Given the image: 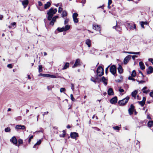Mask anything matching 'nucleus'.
Instances as JSON below:
<instances>
[{
  "mask_svg": "<svg viewBox=\"0 0 153 153\" xmlns=\"http://www.w3.org/2000/svg\"><path fill=\"white\" fill-rule=\"evenodd\" d=\"M51 5V3L50 2H47V3L45 4L44 6V8L45 9H46L48 8Z\"/></svg>",
  "mask_w": 153,
  "mask_h": 153,
  "instance_id": "25",
  "label": "nucleus"
},
{
  "mask_svg": "<svg viewBox=\"0 0 153 153\" xmlns=\"http://www.w3.org/2000/svg\"><path fill=\"white\" fill-rule=\"evenodd\" d=\"M38 3L39 6H42V3L40 1H38Z\"/></svg>",
  "mask_w": 153,
  "mask_h": 153,
  "instance_id": "63",
  "label": "nucleus"
},
{
  "mask_svg": "<svg viewBox=\"0 0 153 153\" xmlns=\"http://www.w3.org/2000/svg\"><path fill=\"white\" fill-rule=\"evenodd\" d=\"M101 81H102L104 83L105 85H106L107 84V80L104 76H103L101 79Z\"/></svg>",
  "mask_w": 153,
  "mask_h": 153,
  "instance_id": "22",
  "label": "nucleus"
},
{
  "mask_svg": "<svg viewBox=\"0 0 153 153\" xmlns=\"http://www.w3.org/2000/svg\"><path fill=\"white\" fill-rule=\"evenodd\" d=\"M129 99V97H126L122 100L119 101L118 103L120 106H123L125 105L128 102Z\"/></svg>",
  "mask_w": 153,
  "mask_h": 153,
  "instance_id": "2",
  "label": "nucleus"
},
{
  "mask_svg": "<svg viewBox=\"0 0 153 153\" xmlns=\"http://www.w3.org/2000/svg\"><path fill=\"white\" fill-rule=\"evenodd\" d=\"M147 118L148 119H149V120H150L151 119V117H150L149 116V114H147Z\"/></svg>",
  "mask_w": 153,
  "mask_h": 153,
  "instance_id": "64",
  "label": "nucleus"
},
{
  "mask_svg": "<svg viewBox=\"0 0 153 153\" xmlns=\"http://www.w3.org/2000/svg\"><path fill=\"white\" fill-rule=\"evenodd\" d=\"M91 80L94 82L95 83H96V81L95 80V79L94 78L92 77L91 78Z\"/></svg>",
  "mask_w": 153,
  "mask_h": 153,
  "instance_id": "43",
  "label": "nucleus"
},
{
  "mask_svg": "<svg viewBox=\"0 0 153 153\" xmlns=\"http://www.w3.org/2000/svg\"><path fill=\"white\" fill-rule=\"evenodd\" d=\"M11 129L9 127H7L4 129V131L5 132H10V131Z\"/></svg>",
  "mask_w": 153,
  "mask_h": 153,
  "instance_id": "35",
  "label": "nucleus"
},
{
  "mask_svg": "<svg viewBox=\"0 0 153 153\" xmlns=\"http://www.w3.org/2000/svg\"><path fill=\"white\" fill-rule=\"evenodd\" d=\"M110 71L112 74L115 76L117 71V68L116 66L114 65L111 66L110 67Z\"/></svg>",
  "mask_w": 153,
  "mask_h": 153,
  "instance_id": "4",
  "label": "nucleus"
},
{
  "mask_svg": "<svg viewBox=\"0 0 153 153\" xmlns=\"http://www.w3.org/2000/svg\"><path fill=\"white\" fill-rule=\"evenodd\" d=\"M85 0H82L81 3L82 4V6H84V4L85 3Z\"/></svg>",
  "mask_w": 153,
  "mask_h": 153,
  "instance_id": "53",
  "label": "nucleus"
},
{
  "mask_svg": "<svg viewBox=\"0 0 153 153\" xmlns=\"http://www.w3.org/2000/svg\"><path fill=\"white\" fill-rule=\"evenodd\" d=\"M137 82H138L139 83H143L145 82V81L143 80L139 81L138 80H137Z\"/></svg>",
  "mask_w": 153,
  "mask_h": 153,
  "instance_id": "50",
  "label": "nucleus"
},
{
  "mask_svg": "<svg viewBox=\"0 0 153 153\" xmlns=\"http://www.w3.org/2000/svg\"><path fill=\"white\" fill-rule=\"evenodd\" d=\"M139 73L141 74V75H142V77H143V78L144 77V76L143 75V74L142 73V72L141 71H139Z\"/></svg>",
  "mask_w": 153,
  "mask_h": 153,
  "instance_id": "62",
  "label": "nucleus"
},
{
  "mask_svg": "<svg viewBox=\"0 0 153 153\" xmlns=\"http://www.w3.org/2000/svg\"><path fill=\"white\" fill-rule=\"evenodd\" d=\"M15 128L16 129L24 130L25 128V126L24 125H17L15 126Z\"/></svg>",
  "mask_w": 153,
  "mask_h": 153,
  "instance_id": "8",
  "label": "nucleus"
},
{
  "mask_svg": "<svg viewBox=\"0 0 153 153\" xmlns=\"http://www.w3.org/2000/svg\"><path fill=\"white\" fill-rule=\"evenodd\" d=\"M91 41L89 39H87L85 41V43L89 48H90L91 47Z\"/></svg>",
  "mask_w": 153,
  "mask_h": 153,
  "instance_id": "11",
  "label": "nucleus"
},
{
  "mask_svg": "<svg viewBox=\"0 0 153 153\" xmlns=\"http://www.w3.org/2000/svg\"><path fill=\"white\" fill-rule=\"evenodd\" d=\"M97 73L98 76H101L104 74L103 69L101 66H99L97 69Z\"/></svg>",
  "mask_w": 153,
  "mask_h": 153,
  "instance_id": "3",
  "label": "nucleus"
},
{
  "mask_svg": "<svg viewBox=\"0 0 153 153\" xmlns=\"http://www.w3.org/2000/svg\"><path fill=\"white\" fill-rule=\"evenodd\" d=\"M124 53H128L129 54H140V52H127V51H125Z\"/></svg>",
  "mask_w": 153,
  "mask_h": 153,
  "instance_id": "20",
  "label": "nucleus"
},
{
  "mask_svg": "<svg viewBox=\"0 0 153 153\" xmlns=\"http://www.w3.org/2000/svg\"><path fill=\"white\" fill-rule=\"evenodd\" d=\"M70 136L71 138L74 139L78 137V134L77 133L74 132L71 133V134Z\"/></svg>",
  "mask_w": 153,
  "mask_h": 153,
  "instance_id": "10",
  "label": "nucleus"
},
{
  "mask_svg": "<svg viewBox=\"0 0 153 153\" xmlns=\"http://www.w3.org/2000/svg\"><path fill=\"white\" fill-rule=\"evenodd\" d=\"M148 92H149V91H148V90L145 91L144 90L143 91V93L146 94H147L148 93Z\"/></svg>",
  "mask_w": 153,
  "mask_h": 153,
  "instance_id": "60",
  "label": "nucleus"
},
{
  "mask_svg": "<svg viewBox=\"0 0 153 153\" xmlns=\"http://www.w3.org/2000/svg\"><path fill=\"white\" fill-rule=\"evenodd\" d=\"M139 65L140 67V68L142 70H143L145 68V66L144 65V64L143 62H140L139 63Z\"/></svg>",
  "mask_w": 153,
  "mask_h": 153,
  "instance_id": "18",
  "label": "nucleus"
},
{
  "mask_svg": "<svg viewBox=\"0 0 153 153\" xmlns=\"http://www.w3.org/2000/svg\"><path fill=\"white\" fill-rule=\"evenodd\" d=\"M108 94L109 95H112L114 94V92L112 88H110L108 91Z\"/></svg>",
  "mask_w": 153,
  "mask_h": 153,
  "instance_id": "16",
  "label": "nucleus"
},
{
  "mask_svg": "<svg viewBox=\"0 0 153 153\" xmlns=\"http://www.w3.org/2000/svg\"><path fill=\"white\" fill-rule=\"evenodd\" d=\"M137 91L136 90H135L134 91L132 92L131 93V95L132 97L135 98L137 94Z\"/></svg>",
  "mask_w": 153,
  "mask_h": 153,
  "instance_id": "23",
  "label": "nucleus"
},
{
  "mask_svg": "<svg viewBox=\"0 0 153 153\" xmlns=\"http://www.w3.org/2000/svg\"><path fill=\"white\" fill-rule=\"evenodd\" d=\"M7 67L10 68H12V66L11 64H8L7 65Z\"/></svg>",
  "mask_w": 153,
  "mask_h": 153,
  "instance_id": "55",
  "label": "nucleus"
},
{
  "mask_svg": "<svg viewBox=\"0 0 153 153\" xmlns=\"http://www.w3.org/2000/svg\"><path fill=\"white\" fill-rule=\"evenodd\" d=\"M153 71V68L151 66H149L147 70V73L148 74L152 73Z\"/></svg>",
  "mask_w": 153,
  "mask_h": 153,
  "instance_id": "15",
  "label": "nucleus"
},
{
  "mask_svg": "<svg viewBox=\"0 0 153 153\" xmlns=\"http://www.w3.org/2000/svg\"><path fill=\"white\" fill-rule=\"evenodd\" d=\"M57 10L55 8L53 9V8H51L48 12L47 14L48 19L49 21L51 20V21L50 22V25H53L54 22L56 21V19L58 18V16H55L52 18L53 15L55 14L57 12Z\"/></svg>",
  "mask_w": 153,
  "mask_h": 153,
  "instance_id": "1",
  "label": "nucleus"
},
{
  "mask_svg": "<svg viewBox=\"0 0 153 153\" xmlns=\"http://www.w3.org/2000/svg\"><path fill=\"white\" fill-rule=\"evenodd\" d=\"M112 3L111 0H108V4L110 5Z\"/></svg>",
  "mask_w": 153,
  "mask_h": 153,
  "instance_id": "52",
  "label": "nucleus"
},
{
  "mask_svg": "<svg viewBox=\"0 0 153 153\" xmlns=\"http://www.w3.org/2000/svg\"><path fill=\"white\" fill-rule=\"evenodd\" d=\"M69 64L68 62L65 63L64 66L62 68V70H64L66 69L69 67Z\"/></svg>",
  "mask_w": 153,
  "mask_h": 153,
  "instance_id": "19",
  "label": "nucleus"
},
{
  "mask_svg": "<svg viewBox=\"0 0 153 153\" xmlns=\"http://www.w3.org/2000/svg\"><path fill=\"white\" fill-rule=\"evenodd\" d=\"M128 79L129 80H132L133 81H135V79L133 78L131 76H129L128 77Z\"/></svg>",
  "mask_w": 153,
  "mask_h": 153,
  "instance_id": "45",
  "label": "nucleus"
},
{
  "mask_svg": "<svg viewBox=\"0 0 153 153\" xmlns=\"http://www.w3.org/2000/svg\"><path fill=\"white\" fill-rule=\"evenodd\" d=\"M46 77H50V78H55L56 77V76L55 75H53L47 74L46 75Z\"/></svg>",
  "mask_w": 153,
  "mask_h": 153,
  "instance_id": "26",
  "label": "nucleus"
},
{
  "mask_svg": "<svg viewBox=\"0 0 153 153\" xmlns=\"http://www.w3.org/2000/svg\"><path fill=\"white\" fill-rule=\"evenodd\" d=\"M131 56L128 55L126 56L124 59V63L125 64H126L128 62L129 59L131 58Z\"/></svg>",
  "mask_w": 153,
  "mask_h": 153,
  "instance_id": "9",
  "label": "nucleus"
},
{
  "mask_svg": "<svg viewBox=\"0 0 153 153\" xmlns=\"http://www.w3.org/2000/svg\"><path fill=\"white\" fill-rule=\"evenodd\" d=\"M69 21V19H66L64 21V24L65 25L67 24Z\"/></svg>",
  "mask_w": 153,
  "mask_h": 153,
  "instance_id": "40",
  "label": "nucleus"
},
{
  "mask_svg": "<svg viewBox=\"0 0 153 153\" xmlns=\"http://www.w3.org/2000/svg\"><path fill=\"white\" fill-rule=\"evenodd\" d=\"M134 105L131 104V105L130 107L128 110L129 113L130 115H131L133 114V111H134Z\"/></svg>",
  "mask_w": 153,
  "mask_h": 153,
  "instance_id": "7",
  "label": "nucleus"
},
{
  "mask_svg": "<svg viewBox=\"0 0 153 153\" xmlns=\"http://www.w3.org/2000/svg\"><path fill=\"white\" fill-rule=\"evenodd\" d=\"M137 56L136 55H133L132 56V58L133 60H134L135 58H137Z\"/></svg>",
  "mask_w": 153,
  "mask_h": 153,
  "instance_id": "58",
  "label": "nucleus"
},
{
  "mask_svg": "<svg viewBox=\"0 0 153 153\" xmlns=\"http://www.w3.org/2000/svg\"><path fill=\"white\" fill-rule=\"evenodd\" d=\"M71 88L73 91L74 90V86L73 84H71Z\"/></svg>",
  "mask_w": 153,
  "mask_h": 153,
  "instance_id": "54",
  "label": "nucleus"
},
{
  "mask_svg": "<svg viewBox=\"0 0 153 153\" xmlns=\"http://www.w3.org/2000/svg\"><path fill=\"white\" fill-rule=\"evenodd\" d=\"M109 67V66H108L107 68H106L105 70V73L106 74H107V72L108 70V68Z\"/></svg>",
  "mask_w": 153,
  "mask_h": 153,
  "instance_id": "57",
  "label": "nucleus"
},
{
  "mask_svg": "<svg viewBox=\"0 0 153 153\" xmlns=\"http://www.w3.org/2000/svg\"><path fill=\"white\" fill-rule=\"evenodd\" d=\"M70 97L71 100L73 101H75L76 100L74 98L73 95L72 94H71L70 95Z\"/></svg>",
  "mask_w": 153,
  "mask_h": 153,
  "instance_id": "41",
  "label": "nucleus"
},
{
  "mask_svg": "<svg viewBox=\"0 0 153 153\" xmlns=\"http://www.w3.org/2000/svg\"><path fill=\"white\" fill-rule=\"evenodd\" d=\"M117 101V97H115L112 98L110 100V102L111 104H114L116 103Z\"/></svg>",
  "mask_w": 153,
  "mask_h": 153,
  "instance_id": "13",
  "label": "nucleus"
},
{
  "mask_svg": "<svg viewBox=\"0 0 153 153\" xmlns=\"http://www.w3.org/2000/svg\"><path fill=\"white\" fill-rule=\"evenodd\" d=\"M65 132H64L62 134H60V137H65Z\"/></svg>",
  "mask_w": 153,
  "mask_h": 153,
  "instance_id": "47",
  "label": "nucleus"
},
{
  "mask_svg": "<svg viewBox=\"0 0 153 153\" xmlns=\"http://www.w3.org/2000/svg\"><path fill=\"white\" fill-rule=\"evenodd\" d=\"M62 15V17H63L65 16H67V13L66 11L65 10L63 11Z\"/></svg>",
  "mask_w": 153,
  "mask_h": 153,
  "instance_id": "29",
  "label": "nucleus"
},
{
  "mask_svg": "<svg viewBox=\"0 0 153 153\" xmlns=\"http://www.w3.org/2000/svg\"><path fill=\"white\" fill-rule=\"evenodd\" d=\"M33 135H31L30 137H29L28 139V142L30 143L31 139L33 138Z\"/></svg>",
  "mask_w": 153,
  "mask_h": 153,
  "instance_id": "44",
  "label": "nucleus"
},
{
  "mask_svg": "<svg viewBox=\"0 0 153 153\" xmlns=\"http://www.w3.org/2000/svg\"><path fill=\"white\" fill-rule=\"evenodd\" d=\"M140 25L142 27V28H144V25L143 23V22H140Z\"/></svg>",
  "mask_w": 153,
  "mask_h": 153,
  "instance_id": "49",
  "label": "nucleus"
},
{
  "mask_svg": "<svg viewBox=\"0 0 153 153\" xmlns=\"http://www.w3.org/2000/svg\"><path fill=\"white\" fill-rule=\"evenodd\" d=\"M42 65H40L39 66V72H42Z\"/></svg>",
  "mask_w": 153,
  "mask_h": 153,
  "instance_id": "36",
  "label": "nucleus"
},
{
  "mask_svg": "<svg viewBox=\"0 0 153 153\" xmlns=\"http://www.w3.org/2000/svg\"><path fill=\"white\" fill-rule=\"evenodd\" d=\"M41 142H42V140H39L38 141L37 143L35 144L33 147V148H36V145H40L41 143Z\"/></svg>",
  "mask_w": 153,
  "mask_h": 153,
  "instance_id": "27",
  "label": "nucleus"
},
{
  "mask_svg": "<svg viewBox=\"0 0 153 153\" xmlns=\"http://www.w3.org/2000/svg\"><path fill=\"white\" fill-rule=\"evenodd\" d=\"M23 140L21 139H19L18 140V144L17 145L18 146H19V145L22 144H23Z\"/></svg>",
  "mask_w": 153,
  "mask_h": 153,
  "instance_id": "34",
  "label": "nucleus"
},
{
  "mask_svg": "<svg viewBox=\"0 0 153 153\" xmlns=\"http://www.w3.org/2000/svg\"><path fill=\"white\" fill-rule=\"evenodd\" d=\"M113 128L114 130H117V131H118L120 128V127L118 126H115L113 127Z\"/></svg>",
  "mask_w": 153,
  "mask_h": 153,
  "instance_id": "31",
  "label": "nucleus"
},
{
  "mask_svg": "<svg viewBox=\"0 0 153 153\" xmlns=\"http://www.w3.org/2000/svg\"><path fill=\"white\" fill-rule=\"evenodd\" d=\"M93 28L99 31L100 33H101L100 32V27L99 26L95 24L93 25Z\"/></svg>",
  "mask_w": 153,
  "mask_h": 153,
  "instance_id": "14",
  "label": "nucleus"
},
{
  "mask_svg": "<svg viewBox=\"0 0 153 153\" xmlns=\"http://www.w3.org/2000/svg\"><path fill=\"white\" fill-rule=\"evenodd\" d=\"M20 1L22 2L24 8H25L28 3V0H24V1L20 0Z\"/></svg>",
  "mask_w": 153,
  "mask_h": 153,
  "instance_id": "12",
  "label": "nucleus"
},
{
  "mask_svg": "<svg viewBox=\"0 0 153 153\" xmlns=\"http://www.w3.org/2000/svg\"><path fill=\"white\" fill-rule=\"evenodd\" d=\"M73 19L75 23H77L78 22V19L77 18V17L73 18Z\"/></svg>",
  "mask_w": 153,
  "mask_h": 153,
  "instance_id": "39",
  "label": "nucleus"
},
{
  "mask_svg": "<svg viewBox=\"0 0 153 153\" xmlns=\"http://www.w3.org/2000/svg\"><path fill=\"white\" fill-rule=\"evenodd\" d=\"M148 60L149 62H151L153 65V59L150 58Z\"/></svg>",
  "mask_w": 153,
  "mask_h": 153,
  "instance_id": "51",
  "label": "nucleus"
},
{
  "mask_svg": "<svg viewBox=\"0 0 153 153\" xmlns=\"http://www.w3.org/2000/svg\"><path fill=\"white\" fill-rule=\"evenodd\" d=\"M70 27V26L69 25H66L65 27H64L65 31L68 30Z\"/></svg>",
  "mask_w": 153,
  "mask_h": 153,
  "instance_id": "30",
  "label": "nucleus"
},
{
  "mask_svg": "<svg viewBox=\"0 0 153 153\" xmlns=\"http://www.w3.org/2000/svg\"><path fill=\"white\" fill-rule=\"evenodd\" d=\"M95 80L96 81V82H100L101 81V79L97 77H96L95 78Z\"/></svg>",
  "mask_w": 153,
  "mask_h": 153,
  "instance_id": "38",
  "label": "nucleus"
},
{
  "mask_svg": "<svg viewBox=\"0 0 153 153\" xmlns=\"http://www.w3.org/2000/svg\"><path fill=\"white\" fill-rule=\"evenodd\" d=\"M64 30V27H62V28L58 27L57 28V30L59 32L65 31Z\"/></svg>",
  "mask_w": 153,
  "mask_h": 153,
  "instance_id": "28",
  "label": "nucleus"
},
{
  "mask_svg": "<svg viewBox=\"0 0 153 153\" xmlns=\"http://www.w3.org/2000/svg\"><path fill=\"white\" fill-rule=\"evenodd\" d=\"M149 95L151 97H153V91L150 93Z\"/></svg>",
  "mask_w": 153,
  "mask_h": 153,
  "instance_id": "59",
  "label": "nucleus"
},
{
  "mask_svg": "<svg viewBox=\"0 0 153 153\" xmlns=\"http://www.w3.org/2000/svg\"><path fill=\"white\" fill-rule=\"evenodd\" d=\"M128 25L129 27L131 29H133L134 28L135 29L136 28V26L135 24L134 25L133 27L130 24H128Z\"/></svg>",
  "mask_w": 153,
  "mask_h": 153,
  "instance_id": "32",
  "label": "nucleus"
},
{
  "mask_svg": "<svg viewBox=\"0 0 153 153\" xmlns=\"http://www.w3.org/2000/svg\"><path fill=\"white\" fill-rule=\"evenodd\" d=\"M148 126L151 127L153 126V121H149L148 123Z\"/></svg>",
  "mask_w": 153,
  "mask_h": 153,
  "instance_id": "24",
  "label": "nucleus"
},
{
  "mask_svg": "<svg viewBox=\"0 0 153 153\" xmlns=\"http://www.w3.org/2000/svg\"><path fill=\"white\" fill-rule=\"evenodd\" d=\"M94 50L95 49H92V50H91V51H90V53H91V54H94V52H92V51H94Z\"/></svg>",
  "mask_w": 153,
  "mask_h": 153,
  "instance_id": "61",
  "label": "nucleus"
},
{
  "mask_svg": "<svg viewBox=\"0 0 153 153\" xmlns=\"http://www.w3.org/2000/svg\"><path fill=\"white\" fill-rule=\"evenodd\" d=\"M62 9L61 7H59V10H58V12L59 13H61V12L62 11Z\"/></svg>",
  "mask_w": 153,
  "mask_h": 153,
  "instance_id": "48",
  "label": "nucleus"
},
{
  "mask_svg": "<svg viewBox=\"0 0 153 153\" xmlns=\"http://www.w3.org/2000/svg\"><path fill=\"white\" fill-rule=\"evenodd\" d=\"M118 72L120 74L123 72V70L122 67L120 65H119V67L117 68Z\"/></svg>",
  "mask_w": 153,
  "mask_h": 153,
  "instance_id": "17",
  "label": "nucleus"
},
{
  "mask_svg": "<svg viewBox=\"0 0 153 153\" xmlns=\"http://www.w3.org/2000/svg\"><path fill=\"white\" fill-rule=\"evenodd\" d=\"M10 141L16 145H17L18 143L17 140L15 136L12 137L10 139Z\"/></svg>",
  "mask_w": 153,
  "mask_h": 153,
  "instance_id": "6",
  "label": "nucleus"
},
{
  "mask_svg": "<svg viewBox=\"0 0 153 153\" xmlns=\"http://www.w3.org/2000/svg\"><path fill=\"white\" fill-rule=\"evenodd\" d=\"M119 91L121 93L123 92L124 91V90L123 89H121V88H120L119 89Z\"/></svg>",
  "mask_w": 153,
  "mask_h": 153,
  "instance_id": "56",
  "label": "nucleus"
},
{
  "mask_svg": "<svg viewBox=\"0 0 153 153\" xmlns=\"http://www.w3.org/2000/svg\"><path fill=\"white\" fill-rule=\"evenodd\" d=\"M80 65V60L79 59H77L75 62V63L72 66L73 68H74L77 66H79Z\"/></svg>",
  "mask_w": 153,
  "mask_h": 153,
  "instance_id": "5",
  "label": "nucleus"
},
{
  "mask_svg": "<svg viewBox=\"0 0 153 153\" xmlns=\"http://www.w3.org/2000/svg\"><path fill=\"white\" fill-rule=\"evenodd\" d=\"M138 103L142 106H143L145 103V102H144L143 101H141L138 102Z\"/></svg>",
  "mask_w": 153,
  "mask_h": 153,
  "instance_id": "37",
  "label": "nucleus"
},
{
  "mask_svg": "<svg viewBox=\"0 0 153 153\" xmlns=\"http://www.w3.org/2000/svg\"><path fill=\"white\" fill-rule=\"evenodd\" d=\"M78 14L77 13H74L73 15V18L77 17L78 16Z\"/></svg>",
  "mask_w": 153,
  "mask_h": 153,
  "instance_id": "42",
  "label": "nucleus"
},
{
  "mask_svg": "<svg viewBox=\"0 0 153 153\" xmlns=\"http://www.w3.org/2000/svg\"><path fill=\"white\" fill-rule=\"evenodd\" d=\"M131 75L132 77H134L136 76V73L135 70H133L132 71Z\"/></svg>",
  "mask_w": 153,
  "mask_h": 153,
  "instance_id": "33",
  "label": "nucleus"
},
{
  "mask_svg": "<svg viewBox=\"0 0 153 153\" xmlns=\"http://www.w3.org/2000/svg\"><path fill=\"white\" fill-rule=\"evenodd\" d=\"M65 91V88H62L60 89V92L62 93L63 92Z\"/></svg>",
  "mask_w": 153,
  "mask_h": 153,
  "instance_id": "46",
  "label": "nucleus"
},
{
  "mask_svg": "<svg viewBox=\"0 0 153 153\" xmlns=\"http://www.w3.org/2000/svg\"><path fill=\"white\" fill-rule=\"evenodd\" d=\"M114 29H115L117 31H120L121 30V28L120 26H114L113 27Z\"/></svg>",
  "mask_w": 153,
  "mask_h": 153,
  "instance_id": "21",
  "label": "nucleus"
}]
</instances>
